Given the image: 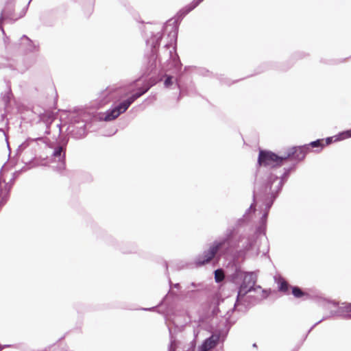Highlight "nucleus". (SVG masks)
I'll use <instances>...</instances> for the list:
<instances>
[{
    "label": "nucleus",
    "instance_id": "nucleus-22",
    "mask_svg": "<svg viewBox=\"0 0 351 351\" xmlns=\"http://www.w3.org/2000/svg\"><path fill=\"white\" fill-rule=\"evenodd\" d=\"M176 341L171 339L170 346H169V351H176Z\"/></svg>",
    "mask_w": 351,
    "mask_h": 351
},
{
    "label": "nucleus",
    "instance_id": "nucleus-1",
    "mask_svg": "<svg viewBox=\"0 0 351 351\" xmlns=\"http://www.w3.org/2000/svg\"><path fill=\"white\" fill-rule=\"evenodd\" d=\"M232 232H228L223 237L215 240L209 249L204 251L196 259V264L202 265L210 262L216 255L221 256L228 253L233 247L231 241Z\"/></svg>",
    "mask_w": 351,
    "mask_h": 351
},
{
    "label": "nucleus",
    "instance_id": "nucleus-29",
    "mask_svg": "<svg viewBox=\"0 0 351 351\" xmlns=\"http://www.w3.org/2000/svg\"><path fill=\"white\" fill-rule=\"evenodd\" d=\"M1 349H2V347L0 346V351L1 350Z\"/></svg>",
    "mask_w": 351,
    "mask_h": 351
},
{
    "label": "nucleus",
    "instance_id": "nucleus-12",
    "mask_svg": "<svg viewBox=\"0 0 351 351\" xmlns=\"http://www.w3.org/2000/svg\"><path fill=\"white\" fill-rule=\"evenodd\" d=\"M219 336L218 335H213L206 339L202 345L199 348L198 351H208L213 348L218 343Z\"/></svg>",
    "mask_w": 351,
    "mask_h": 351
},
{
    "label": "nucleus",
    "instance_id": "nucleus-25",
    "mask_svg": "<svg viewBox=\"0 0 351 351\" xmlns=\"http://www.w3.org/2000/svg\"><path fill=\"white\" fill-rule=\"evenodd\" d=\"M259 199V194L256 191V189H255L254 192V202H256Z\"/></svg>",
    "mask_w": 351,
    "mask_h": 351
},
{
    "label": "nucleus",
    "instance_id": "nucleus-4",
    "mask_svg": "<svg viewBox=\"0 0 351 351\" xmlns=\"http://www.w3.org/2000/svg\"><path fill=\"white\" fill-rule=\"evenodd\" d=\"M149 89V87L145 88H141L139 91L131 97H130L126 100L122 101L119 104L114 106L113 108L107 110L105 113L102 114L99 117L100 120H104L105 121H110L117 118L121 114L125 112L130 106L139 97L145 93Z\"/></svg>",
    "mask_w": 351,
    "mask_h": 351
},
{
    "label": "nucleus",
    "instance_id": "nucleus-16",
    "mask_svg": "<svg viewBox=\"0 0 351 351\" xmlns=\"http://www.w3.org/2000/svg\"><path fill=\"white\" fill-rule=\"evenodd\" d=\"M276 282L278 285V289L281 291L286 292L289 289V285L286 280L281 276H275L274 278Z\"/></svg>",
    "mask_w": 351,
    "mask_h": 351
},
{
    "label": "nucleus",
    "instance_id": "nucleus-19",
    "mask_svg": "<svg viewBox=\"0 0 351 351\" xmlns=\"http://www.w3.org/2000/svg\"><path fill=\"white\" fill-rule=\"evenodd\" d=\"M224 278L223 272L221 269H217L215 271V278L217 282H221Z\"/></svg>",
    "mask_w": 351,
    "mask_h": 351
},
{
    "label": "nucleus",
    "instance_id": "nucleus-20",
    "mask_svg": "<svg viewBox=\"0 0 351 351\" xmlns=\"http://www.w3.org/2000/svg\"><path fill=\"white\" fill-rule=\"evenodd\" d=\"M310 145L312 147H323V144L322 143V141L320 140H317L315 141H313L310 143Z\"/></svg>",
    "mask_w": 351,
    "mask_h": 351
},
{
    "label": "nucleus",
    "instance_id": "nucleus-14",
    "mask_svg": "<svg viewBox=\"0 0 351 351\" xmlns=\"http://www.w3.org/2000/svg\"><path fill=\"white\" fill-rule=\"evenodd\" d=\"M161 38L162 35L160 32H158L147 40V45H149L152 49H155L159 45Z\"/></svg>",
    "mask_w": 351,
    "mask_h": 351
},
{
    "label": "nucleus",
    "instance_id": "nucleus-8",
    "mask_svg": "<svg viewBox=\"0 0 351 351\" xmlns=\"http://www.w3.org/2000/svg\"><path fill=\"white\" fill-rule=\"evenodd\" d=\"M285 160V155L284 156H278L270 152L261 151L258 162L260 165L275 167L281 165L282 162Z\"/></svg>",
    "mask_w": 351,
    "mask_h": 351
},
{
    "label": "nucleus",
    "instance_id": "nucleus-3",
    "mask_svg": "<svg viewBox=\"0 0 351 351\" xmlns=\"http://www.w3.org/2000/svg\"><path fill=\"white\" fill-rule=\"evenodd\" d=\"M237 254L239 257H253L260 253L258 237L252 235L249 237L241 236L239 237L237 246Z\"/></svg>",
    "mask_w": 351,
    "mask_h": 351
},
{
    "label": "nucleus",
    "instance_id": "nucleus-10",
    "mask_svg": "<svg viewBox=\"0 0 351 351\" xmlns=\"http://www.w3.org/2000/svg\"><path fill=\"white\" fill-rule=\"evenodd\" d=\"M326 306L328 308H335V310L332 311V315L351 319V304H342L341 306H337L334 302H327Z\"/></svg>",
    "mask_w": 351,
    "mask_h": 351
},
{
    "label": "nucleus",
    "instance_id": "nucleus-13",
    "mask_svg": "<svg viewBox=\"0 0 351 351\" xmlns=\"http://www.w3.org/2000/svg\"><path fill=\"white\" fill-rule=\"evenodd\" d=\"M165 32L169 33L168 36L169 38V43L166 45V47H168L176 40L177 28L173 23H168L165 26Z\"/></svg>",
    "mask_w": 351,
    "mask_h": 351
},
{
    "label": "nucleus",
    "instance_id": "nucleus-26",
    "mask_svg": "<svg viewBox=\"0 0 351 351\" xmlns=\"http://www.w3.org/2000/svg\"><path fill=\"white\" fill-rule=\"evenodd\" d=\"M22 41L24 42V43H30V40L25 36H24L22 38Z\"/></svg>",
    "mask_w": 351,
    "mask_h": 351
},
{
    "label": "nucleus",
    "instance_id": "nucleus-28",
    "mask_svg": "<svg viewBox=\"0 0 351 351\" xmlns=\"http://www.w3.org/2000/svg\"><path fill=\"white\" fill-rule=\"evenodd\" d=\"M254 210V204H252L250 206V208H249V210Z\"/></svg>",
    "mask_w": 351,
    "mask_h": 351
},
{
    "label": "nucleus",
    "instance_id": "nucleus-6",
    "mask_svg": "<svg viewBox=\"0 0 351 351\" xmlns=\"http://www.w3.org/2000/svg\"><path fill=\"white\" fill-rule=\"evenodd\" d=\"M256 273H245L243 276V282L241 285L238 291L237 298L234 306L239 305L240 303H241L243 299L248 292H250L252 290H255L256 289L254 287L256 284Z\"/></svg>",
    "mask_w": 351,
    "mask_h": 351
},
{
    "label": "nucleus",
    "instance_id": "nucleus-9",
    "mask_svg": "<svg viewBox=\"0 0 351 351\" xmlns=\"http://www.w3.org/2000/svg\"><path fill=\"white\" fill-rule=\"evenodd\" d=\"M52 159L50 162L51 166L58 170L61 171L64 169L65 162H64V157L65 153L63 151V147L62 146H58L56 147L51 155Z\"/></svg>",
    "mask_w": 351,
    "mask_h": 351
},
{
    "label": "nucleus",
    "instance_id": "nucleus-18",
    "mask_svg": "<svg viewBox=\"0 0 351 351\" xmlns=\"http://www.w3.org/2000/svg\"><path fill=\"white\" fill-rule=\"evenodd\" d=\"M292 293L295 298H301L306 295L299 287H294L292 288Z\"/></svg>",
    "mask_w": 351,
    "mask_h": 351
},
{
    "label": "nucleus",
    "instance_id": "nucleus-15",
    "mask_svg": "<svg viewBox=\"0 0 351 351\" xmlns=\"http://www.w3.org/2000/svg\"><path fill=\"white\" fill-rule=\"evenodd\" d=\"M350 137H351V130L343 132L340 133L339 135L335 136L334 137L327 138H326V144L330 143L332 142V138H335V141H336L343 140V139H346V138H348Z\"/></svg>",
    "mask_w": 351,
    "mask_h": 351
},
{
    "label": "nucleus",
    "instance_id": "nucleus-11",
    "mask_svg": "<svg viewBox=\"0 0 351 351\" xmlns=\"http://www.w3.org/2000/svg\"><path fill=\"white\" fill-rule=\"evenodd\" d=\"M308 150V147L306 146L293 147L285 154V159L292 158L294 160H301L304 158Z\"/></svg>",
    "mask_w": 351,
    "mask_h": 351
},
{
    "label": "nucleus",
    "instance_id": "nucleus-5",
    "mask_svg": "<svg viewBox=\"0 0 351 351\" xmlns=\"http://www.w3.org/2000/svg\"><path fill=\"white\" fill-rule=\"evenodd\" d=\"M283 185L282 178L271 175L269 178V182L265 186L264 194L266 196L265 204L266 209L268 210L271 206L274 199L276 198L278 192L281 190Z\"/></svg>",
    "mask_w": 351,
    "mask_h": 351
},
{
    "label": "nucleus",
    "instance_id": "nucleus-7",
    "mask_svg": "<svg viewBox=\"0 0 351 351\" xmlns=\"http://www.w3.org/2000/svg\"><path fill=\"white\" fill-rule=\"evenodd\" d=\"M130 91V88L128 86L122 87L117 85L109 86L101 93L100 97L102 99V104L108 103L113 99L126 95Z\"/></svg>",
    "mask_w": 351,
    "mask_h": 351
},
{
    "label": "nucleus",
    "instance_id": "nucleus-2",
    "mask_svg": "<svg viewBox=\"0 0 351 351\" xmlns=\"http://www.w3.org/2000/svg\"><path fill=\"white\" fill-rule=\"evenodd\" d=\"M93 117V112L81 110L72 114L67 130L75 138H80L86 134V125Z\"/></svg>",
    "mask_w": 351,
    "mask_h": 351
},
{
    "label": "nucleus",
    "instance_id": "nucleus-27",
    "mask_svg": "<svg viewBox=\"0 0 351 351\" xmlns=\"http://www.w3.org/2000/svg\"><path fill=\"white\" fill-rule=\"evenodd\" d=\"M267 216V211L266 213H265V214L263 215V219H265L266 217Z\"/></svg>",
    "mask_w": 351,
    "mask_h": 351
},
{
    "label": "nucleus",
    "instance_id": "nucleus-17",
    "mask_svg": "<svg viewBox=\"0 0 351 351\" xmlns=\"http://www.w3.org/2000/svg\"><path fill=\"white\" fill-rule=\"evenodd\" d=\"M202 1L203 0H194L189 5L180 10V13H182L183 15L188 14L189 12L196 8Z\"/></svg>",
    "mask_w": 351,
    "mask_h": 351
},
{
    "label": "nucleus",
    "instance_id": "nucleus-24",
    "mask_svg": "<svg viewBox=\"0 0 351 351\" xmlns=\"http://www.w3.org/2000/svg\"><path fill=\"white\" fill-rule=\"evenodd\" d=\"M172 62L175 67L178 68L180 66L179 60L176 56L172 57Z\"/></svg>",
    "mask_w": 351,
    "mask_h": 351
},
{
    "label": "nucleus",
    "instance_id": "nucleus-21",
    "mask_svg": "<svg viewBox=\"0 0 351 351\" xmlns=\"http://www.w3.org/2000/svg\"><path fill=\"white\" fill-rule=\"evenodd\" d=\"M173 84L172 82V77L171 76H167L165 81V86L166 88H169L171 84Z\"/></svg>",
    "mask_w": 351,
    "mask_h": 351
},
{
    "label": "nucleus",
    "instance_id": "nucleus-23",
    "mask_svg": "<svg viewBox=\"0 0 351 351\" xmlns=\"http://www.w3.org/2000/svg\"><path fill=\"white\" fill-rule=\"evenodd\" d=\"M152 63L150 65V67L152 68V70L154 68H156V57L155 56L154 54H153L152 56Z\"/></svg>",
    "mask_w": 351,
    "mask_h": 351
}]
</instances>
